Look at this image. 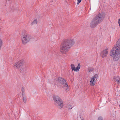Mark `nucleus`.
Masks as SVG:
<instances>
[{"label": "nucleus", "mask_w": 120, "mask_h": 120, "mask_svg": "<svg viewBox=\"0 0 120 120\" xmlns=\"http://www.w3.org/2000/svg\"><path fill=\"white\" fill-rule=\"evenodd\" d=\"M75 43L74 41L72 39L69 38L64 40L60 46V52L63 54L66 53Z\"/></svg>", "instance_id": "f257e3e1"}, {"label": "nucleus", "mask_w": 120, "mask_h": 120, "mask_svg": "<svg viewBox=\"0 0 120 120\" xmlns=\"http://www.w3.org/2000/svg\"><path fill=\"white\" fill-rule=\"evenodd\" d=\"M120 52V38L116 44V45L110 52V56L113 57V60L115 61L118 60L119 58Z\"/></svg>", "instance_id": "f03ea898"}, {"label": "nucleus", "mask_w": 120, "mask_h": 120, "mask_svg": "<svg viewBox=\"0 0 120 120\" xmlns=\"http://www.w3.org/2000/svg\"><path fill=\"white\" fill-rule=\"evenodd\" d=\"M105 14L102 12L99 13L94 18L90 23V26L92 28L95 27L98 24H99L104 19Z\"/></svg>", "instance_id": "7ed1b4c3"}, {"label": "nucleus", "mask_w": 120, "mask_h": 120, "mask_svg": "<svg viewBox=\"0 0 120 120\" xmlns=\"http://www.w3.org/2000/svg\"><path fill=\"white\" fill-rule=\"evenodd\" d=\"M24 63V61L21 60L14 64V67L18 69L22 73L25 72L27 70V67L26 66H22Z\"/></svg>", "instance_id": "20e7f679"}, {"label": "nucleus", "mask_w": 120, "mask_h": 120, "mask_svg": "<svg viewBox=\"0 0 120 120\" xmlns=\"http://www.w3.org/2000/svg\"><path fill=\"white\" fill-rule=\"evenodd\" d=\"M32 38L31 36L27 33H23L21 34L22 41L23 44L27 43Z\"/></svg>", "instance_id": "39448f33"}, {"label": "nucleus", "mask_w": 120, "mask_h": 120, "mask_svg": "<svg viewBox=\"0 0 120 120\" xmlns=\"http://www.w3.org/2000/svg\"><path fill=\"white\" fill-rule=\"evenodd\" d=\"M54 102L56 105L58 106L60 109L63 106V103L62 100L58 96H54L53 97Z\"/></svg>", "instance_id": "423d86ee"}, {"label": "nucleus", "mask_w": 120, "mask_h": 120, "mask_svg": "<svg viewBox=\"0 0 120 120\" xmlns=\"http://www.w3.org/2000/svg\"><path fill=\"white\" fill-rule=\"evenodd\" d=\"M56 80L61 84L64 87H67V89H66V90L67 91L69 90L68 84L67 83L66 80L64 78H62L59 77L56 78Z\"/></svg>", "instance_id": "0eeeda50"}, {"label": "nucleus", "mask_w": 120, "mask_h": 120, "mask_svg": "<svg viewBox=\"0 0 120 120\" xmlns=\"http://www.w3.org/2000/svg\"><path fill=\"white\" fill-rule=\"evenodd\" d=\"M98 75L97 74H95L92 78H90V84L91 86H94L95 84V81L97 80Z\"/></svg>", "instance_id": "6e6552de"}, {"label": "nucleus", "mask_w": 120, "mask_h": 120, "mask_svg": "<svg viewBox=\"0 0 120 120\" xmlns=\"http://www.w3.org/2000/svg\"><path fill=\"white\" fill-rule=\"evenodd\" d=\"M71 69L73 71H79V69L80 67V64L79 63L78 64L77 67L75 68L74 65L73 64H71Z\"/></svg>", "instance_id": "1a4fd4ad"}, {"label": "nucleus", "mask_w": 120, "mask_h": 120, "mask_svg": "<svg viewBox=\"0 0 120 120\" xmlns=\"http://www.w3.org/2000/svg\"><path fill=\"white\" fill-rule=\"evenodd\" d=\"M108 52L107 49H105L101 52V56L102 58H103L106 56L108 54Z\"/></svg>", "instance_id": "9d476101"}, {"label": "nucleus", "mask_w": 120, "mask_h": 120, "mask_svg": "<svg viewBox=\"0 0 120 120\" xmlns=\"http://www.w3.org/2000/svg\"><path fill=\"white\" fill-rule=\"evenodd\" d=\"M115 81L118 82V84H120V78L119 76L115 77L114 78Z\"/></svg>", "instance_id": "9b49d317"}, {"label": "nucleus", "mask_w": 120, "mask_h": 120, "mask_svg": "<svg viewBox=\"0 0 120 120\" xmlns=\"http://www.w3.org/2000/svg\"><path fill=\"white\" fill-rule=\"evenodd\" d=\"M72 107H73L71 104H68L66 106V108L69 110L71 109Z\"/></svg>", "instance_id": "f8f14e48"}, {"label": "nucleus", "mask_w": 120, "mask_h": 120, "mask_svg": "<svg viewBox=\"0 0 120 120\" xmlns=\"http://www.w3.org/2000/svg\"><path fill=\"white\" fill-rule=\"evenodd\" d=\"M37 20L36 19H35L33 21L31 22V25H32L34 24H37Z\"/></svg>", "instance_id": "ddd939ff"}, {"label": "nucleus", "mask_w": 120, "mask_h": 120, "mask_svg": "<svg viewBox=\"0 0 120 120\" xmlns=\"http://www.w3.org/2000/svg\"><path fill=\"white\" fill-rule=\"evenodd\" d=\"M22 96L23 97V101L25 103L26 102V98L25 96H24L23 95H22Z\"/></svg>", "instance_id": "4468645a"}, {"label": "nucleus", "mask_w": 120, "mask_h": 120, "mask_svg": "<svg viewBox=\"0 0 120 120\" xmlns=\"http://www.w3.org/2000/svg\"><path fill=\"white\" fill-rule=\"evenodd\" d=\"M22 95H23V93H24V88H22Z\"/></svg>", "instance_id": "2eb2a0df"}, {"label": "nucleus", "mask_w": 120, "mask_h": 120, "mask_svg": "<svg viewBox=\"0 0 120 120\" xmlns=\"http://www.w3.org/2000/svg\"><path fill=\"white\" fill-rule=\"evenodd\" d=\"M98 120H103L102 117H99L98 119Z\"/></svg>", "instance_id": "dca6fc26"}, {"label": "nucleus", "mask_w": 120, "mask_h": 120, "mask_svg": "<svg viewBox=\"0 0 120 120\" xmlns=\"http://www.w3.org/2000/svg\"><path fill=\"white\" fill-rule=\"evenodd\" d=\"M93 70V69H89V71L90 72H91Z\"/></svg>", "instance_id": "f3484780"}, {"label": "nucleus", "mask_w": 120, "mask_h": 120, "mask_svg": "<svg viewBox=\"0 0 120 120\" xmlns=\"http://www.w3.org/2000/svg\"><path fill=\"white\" fill-rule=\"evenodd\" d=\"M118 22L119 23H120V19H119L118 20Z\"/></svg>", "instance_id": "a211bd4d"}, {"label": "nucleus", "mask_w": 120, "mask_h": 120, "mask_svg": "<svg viewBox=\"0 0 120 120\" xmlns=\"http://www.w3.org/2000/svg\"><path fill=\"white\" fill-rule=\"evenodd\" d=\"M119 26H120V23L118 22Z\"/></svg>", "instance_id": "6ab92c4d"}, {"label": "nucleus", "mask_w": 120, "mask_h": 120, "mask_svg": "<svg viewBox=\"0 0 120 120\" xmlns=\"http://www.w3.org/2000/svg\"><path fill=\"white\" fill-rule=\"evenodd\" d=\"M55 85H57V84H56V83H55Z\"/></svg>", "instance_id": "aec40b11"}, {"label": "nucleus", "mask_w": 120, "mask_h": 120, "mask_svg": "<svg viewBox=\"0 0 120 120\" xmlns=\"http://www.w3.org/2000/svg\"><path fill=\"white\" fill-rule=\"evenodd\" d=\"M1 20V19L0 18V21Z\"/></svg>", "instance_id": "412c9836"}, {"label": "nucleus", "mask_w": 120, "mask_h": 120, "mask_svg": "<svg viewBox=\"0 0 120 120\" xmlns=\"http://www.w3.org/2000/svg\"><path fill=\"white\" fill-rule=\"evenodd\" d=\"M7 0L9 1L10 0Z\"/></svg>", "instance_id": "4be33fe9"}]
</instances>
